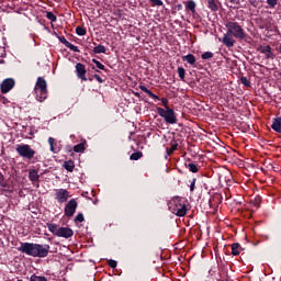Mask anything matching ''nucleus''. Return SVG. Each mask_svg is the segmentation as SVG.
I'll return each mask as SVG.
<instances>
[{
	"label": "nucleus",
	"instance_id": "nucleus-41",
	"mask_svg": "<svg viewBox=\"0 0 281 281\" xmlns=\"http://www.w3.org/2000/svg\"><path fill=\"white\" fill-rule=\"evenodd\" d=\"M108 265L111 269H115L117 267V261L110 259Z\"/></svg>",
	"mask_w": 281,
	"mask_h": 281
},
{
	"label": "nucleus",
	"instance_id": "nucleus-7",
	"mask_svg": "<svg viewBox=\"0 0 281 281\" xmlns=\"http://www.w3.org/2000/svg\"><path fill=\"white\" fill-rule=\"evenodd\" d=\"M138 87H139L140 91H143L144 93H147V95H149V98H151L153 100H160L161 103H162V105H164V108H165V111H167L168 109H170V106L168 105V99H166V98H162V99L159 98V95L153 93V91H150L149 89H147V87L144 86V85H140V86H138Z\"/></svg>",
	"mask_w": 281,
	"mask_h": 281
},
{
	"label": "nucleus",
	"instance_id": "nucleus-2",
	"mask_svg": "<svg viewBox=\"0 0 281 281\" xmlns=\"http://www.w3.org/2000/svg\"><path fill=\"white\" fill-rule=\"evenodd\" d=\"M227 33L239 41H245L247 38V33H245V29L238 22H227L226 23Z\"/></svg>",
	"mask_w": 281,
	"mask_h": 281
},
{
	"label": "nucleus",
	"instance_id": "nucleus-34",
	"mask_svg": "<svg viewBox=\"0 0 281 281\" xmlns=\"http://www.w3.org/2000/svg\"><path fill=\"white\" fill-rule=\"evenodd\" d=\"M30 281H47V279H46L45 277L32 274V276L30 277Z\"/></svg>",
	"mask_w": 281,
	"mask_h": 281
},
{
	"label": "nucleus",
	"instance_id": "nucleus-28",
	"mask_svg": "<svg viewBox=\"0 0 281 281\" xmlns=\"http://www.w3.org/2000/svg\"><path fill=\"white\" fill-rule=\"evenodd\" d=\"M46 19H48V21H50L52 23H56V21H58V18L52 11L46 12Z\"/></svg>",
	"mask_w": 281,
	"mask_h": 281
},
{
	"label": "nucleus",
	"instance_id": "nucleus-6",
	"mask_svg": "<svg viewBox=\"0 0 281 281\" xmlns=\"http://www.w3.org/2000/svg\"><path fill=\"white\" fill-rule=\"evenodd\" d=\"M49 249L50 246L47 244H35V252L33 255V258H47V256H49Z\"/></svg>",
	"mask_w": 281,
	"mask_h": 281
},
{
	"label": "nucleus",
	"instance_id": "nucleus-8",
	"mask_svg": "<svg viewBox=\"0 0 281 281\" xmlns=\"http://www.w3.org/2000/svg\"><path fill=\"white\" fill-rule=\"evenodd\" d=\"M35 249L36 244L25 241L20 244L18 251H20L21 254H25L26 256H32L34 258Z\"/></svg>",
	"mask_w": 281,
	"mask_h": 281
},
{
	"label": "nucleus",
	"instance_id": "nucleus-1",
	"mask_svg": "<svg viewBox=\"0 0 281 281\" xmlns=\"http://www.w3.org/2000/svg\"><path fill=\"white\" fill-rule=\"evenodd\" d=\"M34 93L37 102L47 100V81L43 77H38L34 87Z\"/></svg>",
	"mask_w": 281,
	"mask_h": 281
},
{
	"label": "nucleus",
	"instance_id": "nucleus-48",
	"mask_svg": "<svg viewBox=\"0 0 281 281\" xmlns=\"http://www.w3.org/2000/svg\"><path fill=\"white\" fill-rule=\"evenodd\" d=\"M177 8H178V10H182L183 5L178 4Z\"/></svg>",
	"mask_w": 281,
	"mask_h": 281
},
{
	"label": "nucleus",
	"instance_id": "nucleus-44",
	"mask_svg": "<svg viewBox=\"0 0 281 281\" xmlns=\"http://www.w3.org/2000/svg\"><path fill=\"white\" fill-rule=\"evenodd\" d=\"M225 1H227L228 3H233V5L240 4V0H225Z\"/></svg>",
	"mask_w": 281,
	"mask_h": 281
},
{
	"label": "nucleus",
	"instance_id": "nucleus-45",
	"mask_svg": "<svg viewBox=\"0 0 281 281\" xmlns=\"http://www.w3.org/2000/svg\"><path fill=\"white\" fill-rule=\"evenodd\" d=\"M3 181H5V177H4L3 173L0 171V183H3Z\"/></svg>",
	"mask_w": 281,
	"mask_h": 281
},
{
	"label": "nucleus",
	"instance_id": "nucleus-23",
	"mask_svg": "<svg viewBox=\"0 0 281 281\" xmlns=\"http://www.w3.org/2000/svg\"><path fill=\"white\" fill-rule=\"evenodd\" d=\"M47 228L50 232V234H53L54 236H58V229L60 228V227H58V225L47 224Z\"/></svg>",
	"mask_w": 281,
	"mask_h": 281
},
{
	"label": "nucleus",
	"instance_id": "nucleus-47",
	"mask_svg": "<svg viewBox=\"0 0 281 281\" xmlns=\"http://www.w3.org/2000/svg\"><path fill=\"white\" fill-rule=\"evenodd\" d=\"M92 69H94L97 74H100V70L95 69V66H92Z\"/></svg>",
	"mask_w": 281,
	"mask_h": 281
},
{
	"label": "nucleus",
	"instance_id": "nucleus-14",
	"mask_svg": "<svg viewBox=\"0 0 281 281\" xmlns=\"http://www.w3.org/2000/svg\"><path fill=\"white\" fill-rule=\"evenodd\" d=\"M71 236H74V229H71L69 227H59L58 228V233H57L58 238H71Z\"/></svg>",
	"mask_w": 281,
	"mask_h": 281
},
{
	"label": "nucleus",
	"instance_id": "nucleus-37",
	"mask_svg": "<svg viewBox=\"0 0 281 281\" xmlns=\"http://www.w3.org/2000/svg\"><path fill=\"white\" fill-rule=\"evenodd\" d=\"M240 82L241 85H244V87H251V82L249 81V79H247V77H241Z\"/></svg>",
	"mask_w": 281,
	"mask_h": 281
},
{
	"label": "nucleus",
	"instance_id": "nucleus-35",
	"mask_svg": "<svg viewBox=\"0 0 281 281\" xmlns=\"http://www.w3.org/2000/svg\"><path fill=\"white\" fill-rule=\"evenodd\" d=\"M178 75L181 80H186V69L183 67H178Z\"/></svg>",
	"mask_w": 281,
	"mask_h": 281
},
{
	"label": "nucleus",
	"instance_id": "nucleus-4",
	"mask_svg": "<svg viewBox=\"0 0 281 281\" xmlns=\"http://www.w3.org/2000/svg\"><path fill=\"white\" fill-rule=\"evenodd\" d=\"M156 112L160 117H164L165 122L167 124H177V113H175V110L171 108H167L165 110L164 108H156Z\"/></svg>",
	"mask_w": 281,
	"mask_h": 281
},
{
	"label": "nucleus",
	"instance_id": "nucleus-32",
	"mask_svg": "<svg viewBox=\"0 0 281 281\" xmlns=\"http://www.w3.org/2000/svg\"><path fill=\"white\" fill-rule=\"evenodd\" d=\"M76 34L78 36H85L87 34V29H85L82 26H77L76 27Z\"/></svg>",
	"mask_w": 281,
	"mask_h": 281
},
{
	"label": "nucleus",
	"instance_id": "nucleus-12",
	"mask_svg": "<svg viewBox=\"0 0 281 281\" xmlns=\"http://www.w3.org/2000/svg\"><path fill=\"white\" fill-rule=\"evenodd\" d=\"M14 85H15L14 79L12 78L4 79L0 86L1 93H10V91L14 89Z\"/></svg>",
	"mask_w": 281,
	"mask_h": 281
},
{
	"label": "nucleus",
	"instance_id": "nucleus-25",
	"mask_svg": "<svg viewBox=\"0 0 281 281\" xmlns=\"http://www.w3.org/2000/svg\"><path fill=\"white\" fill-rule=\"evenodd\" d=\"M93 54H106V47L102 44H99L93 48Z\"/></svg>",
	"mask_w": 281,
	"mask_h": 281
},
{
	"label": "nucleus",
	"instance_id": "nucleus-26",
	"mask_svg": "<svg viewBox=\"0 0 281 281\" xmlns=\"http://www.w3.org/2000/svg\"><path fill=\"white\" fill-rule=\"evenodd\" d=\"M142 157H144V154L142 151H136L130 156V159H131V161H139V159H142Z\"/></svg>",
	"mask_w": 281,
	"mask_h": 281
},
{
	"label": "nucleus",
	"instance_id": "nucleus-33",
	"mask_svg": "<svg viewBox=\"0 0 281 281\" xmlns=\"http://www.w3.org/2000/svg\"><path fill=\"white\" fill-rule=\"evenodd\" d=\"M202 60H210V58H214V53L205 52L201 55Z\"/></svg>",
	"mask_w": 281,
	"mask_h": 281
},
{
	"label": "nucleus",
	"instance_id": "nucleus-18",
	"mask_svg": "<svg viewBox=\"0 0 281 281\" xmlns=\"http://www.w3.org/2000/svg\"><path fill=\"white\" fill-rule=\"evenodd\" d=\"M272 131L281 134V117H274L271 124Z\"/></svg>",
	"mask_w": 281,
	"mask_h": 281
},
{
	"label": "nucleus",
	"instance_id": "nucleus-27",
	"mask_svg": "<svg viewBox=\"0 0 281 281\" xmlns=\"http://www.w3.org/2000/svg\"><path fill=\"white\" fill-rule=\"evenodd\" d=\"M55 142H56V139H55L54 137H49V138H48V144H49V146H50V151L56 154V153H58L60 149H58V148H56V146H54Z\"/></svg>",
	"mask_w": 281,
	"mask_h": 281
},
{
	"label": "nucleus",
	"instance_id": "nucleus-5",
	"mask_svg": "<svg viewBox=\"0 0 281 281\" xmlns=\"http://www.w3.org/2000/svg\"><path fill=\"white\" fill-rule=\"evenodd\" d=\"M15 150L20 157H23V159H29V161L34 159V155H36V150H34L29 144L18 145Z\"/></svg>",
	"mask_w": 281,
	"mask_h": 281
},
{
	"label": "nucleus",
	"instance_id": "nucleus-30",
	"mask_svg": "<svg viewBox=\"0 0 281 281\" xmlns=\"http://www.w3.org/2000/svg\"><path fill=\"white\" fill-rule=\"evenodd\" d=\"M190 172L196 173L199 172V166L194 162L186 165Z\"/></svg>",
	"mask_w": 281,
	"mask_h": 281
},
{
	"label": "nucleus",
	"instance_id": "nucleus-10",
	"mask_svg": "<svg viewBox=\"0 0 281 281\" xmlns=\"http://www.w3.org/2000/svg\"><path fill=\"white\" fill-rule=\"evenodd\" d=\"M71 194L67 189H56L55 190V199L58 203H67Z\"/></svg>",
	"mask_w": 281,
	"mask_h": 281
},
{
	"label": "nucleus",
	"instance_id": "nucleus-15",
	"mask_svg": "<svg viewBox=\"0 0 281 281\" xmlns=\"http://www.w3.org/2000/svg\"><path fill=\"white\" fill-rule=\"evenodd\" d=\"M222 43L223 45H225V47H234L236 41L234 40V37H232L231 33L226 32V34H224V36L222 37Z\"/></svg>",
	"mask_w": 281,
	"mask_h": 281
},
{
	"label": "nucleus",
	"instance_id": "nucleus-50",
	"mask_svg": "<svg viewBox=\"0 0 281 281\" xmlns=\"http://www.w3.org/2000/svg\"><path fill=\"white\" fill-rule=\"evenodd\" d=\"M136 95H139V93H136Z\"/></svg>",
	"mask_w": 281,
	"mask_h": 281
},
{
	"label": "nucleus",
	"instance_id": "nucleus-40",
	"mask_svg": "<svg viewBox=\"0 0 281 281\" xmlns=\"http://www.w3.org/2000/svg\"><path fill=\"white\" fill-rule=\"evenodd\" d=\"M195 188H196V178H193L190 184V192H194Z\"/></svg>",
	"mask_w": 281,
	"mask_h": 281
},
{
	"label": "nucleus",
	"instance_id": "nucleus-21",
	"mask_svg": "<svg viewBox=\"0 0 281 281\" xmlns=\"http://www.w3.org/2000/svg\"><path fill=\"white\" fill-rule=\"evenodd\" d=\"M64 168L68 172H74V168H76V164L74 162V160H67L64 162Z\"/></svg>",
	"mask_w": 281,
	"mask_h": 281
},
{
	"label": "nucleus",
	"instance_id": "nucleus-42",
	"mask_svg": "<svg viewBox=\"0 0 281 281\" xmlns=\"http://www.w3.org/2000/svg\"><path fill=\"white\" fill-rule=\"evenodd\" d=\"M267 3L270 8H276V5H278V0H267Z\"/></svg>",
	"mask_w": 281,
	"mask_h": 281
},
{
	"label": "nucleus",
	"instance_id": "nucleus-24",
	"mask_svg": "<svg viewBox=\"0 0 281 281\" xmlns=\"http://www.w3.org/2000/svg\"><path fill=\"white\" fill-rule=\"evenodd\" d=\"M207 3L209 10H211L212 12H218V5L216 4L215 0H207Z\"/></svg>",
	"mask_w": 281,
	"mask_h": 281
},
{
	"label": "nucleus",
	"instance_id": "nucleus-16",
	"mask_svg": "<svg viewBox=\"0 0 281 281\" xmlns=\"http://www.w3.org/2000/svg\"><path fill=\"white\" fill-rule=\"evenodd\" d=\"M258 52H260V54H266L267 58H273V53L271 52V46H269V45L259 46Z\"/></svg>",
	"mask_w": 281,
	"mask_h": 281
},
{
	"label": "nucleus",
	"instance_id": "nucleus-13",
	"mask_svg": "<svg viewBox=\"0 0 281 281\" xmlns=\"http://www.w3.org/2000/svg\"><path fill=\"white\" fill-rule=\"evenodd\" d=\"M58 41H59V43L65 45V47H68V49H70L71 52H75L76 54H80V48H78V46L71 44L69 41H67V38L65 36H58Z\"/></svg>",
	"mask_w": 281,
	"mask_h": 281
},
{
	"label": "nucleus",
	"instance_id": "nucleus-38",
	"mask_svg": "<svg viewBox=\"0 0 281 281\" xmlns=\"http://www.w3.org/2000/svg\"><path fill=\"white\" fill-rule=\"evenodd\" d=\"M177 148H179V144H173L171 145V148L167 149L168 155H172V153H175V150H177Z\"/></svg>",
	"mask_w": 281,
	"mask_h": 281
},
{
	"label": "nucleus",
	"instance_id": "nucleus-49",
	"mask_svg": "<svg viewBox=\"0 0 281 281\" xmlns=\"http://www.w3.org/2000/svg\"><path fill=\"white\" fill-rule=\"evenodd\" d=\"M87 80H89V82H93V77L87 78Z\"/></svg>",
	"mask_w": 281,
	"mask_h": 281
},
{
	"label": "nucleus",
	"instance_id": "nucleus-29",
	"mask_svg": "<svg viewBox=\"0 0 281 281\" xmlns=\"http://www.w3.org/2000/svg\"><path fill=\"white\" fill-rule=\"evenodd\" d=\"M92 63L95 64V67L101 71H109V69H106L104 64L100 63L98 59H92Z\"/></svg>",
	"mask_w": 281,
	"mask_h": 281
},
{
	"label": "nucleus",
	"instance_id": "nucleus-3",
	"mask_svg": "<svg viewBox=\"0 0 281 281\" xmlns=\"http://www.w3.org/2000/svg\"><path fill=\"white\" fill-rule=\"evenodd\" d=\"M170 206L172 214H176V216L183 217L188 214V205L186 204V198L177 196L172 200V203Z\"/></svg>",
	"mask_w": 281,
	"mask_h": 281
},
{
	"label": "nucleus",
	"instance_id": "nucleus-31",
	"mask_svg": "<svg viewBox=\"0 0 281 281\" xmlns=\"http://www.w3.org/2000/svg\"><path fill=\"white\" fill-rule=\"evenodd\" d=\"M74 151L75 153H85V144L79 143V144L75 145L74 146Z\"/></svg>",
	"mask_w": 281,
	"mask_h": 281
},
{
	"label": "nucleus",
	"instance_id": "nucleus-9",
	"mask_svg": "<svg viewBox=\"0 0 281 281\" xmlns=\"http://www.w3.org/2000/svg\"><path fill=\"white\" fill-rule=\"evenodd\" d=\"M76 210H78V201H76V199H71L66 204V206L64 209V214L68 218H71V216H74V214H76Z\"/></svg>",
	"mask_w": 281,
	"mask_h": 281
},
{
	"label": "nucleus",
	"instance_id": "nucleus-46",
	"mask_svg": "<svg viewBox=\"0 0 281 281\" xmlns=\"http://www.w3.org/2000/svg\"><path fill=\"white\" fill-rule=\"evenodd\" d=\"M0 187L1 188H8V182H5V180L0 182Z\"/></svg>",
	"mask_w": 281,
	"mask_h": 281
},
{
	"label": "nucleus",
	"instance_id": "nucleus-36",
	"mask_svg": "<svg viewBox=\"0 0 281 281\" xmlns=\"http://www.w3.org/2000/svg\"><path fill=\"white\" fill-rule=\"evenodd\" d=\"M75 223H85V215L82 213H78L75 217Z\"/></svg>",
	"mask_w": 281,
	"mask_h": 281
},
{
	"label": "nucleus",
	"instance_id": "nucleus-17",
	"mask_svg": "<svg viewBox=\"0 0 281 281\" xmlns=\"http://www.w3.org/2000/svg\"><path fill=\"white\" fill-rule=\"evenodd\" d=\"M182 60L183 63H188L189 65H191V67H194V65H196V57L192 54L182 56Z\"/></svg>",
	"mask_w": 281,
	"mask_h": 281
},
{
	"label": "nucleus",
	"instance_id": "nucleus-20",
	"mask_svg": "<svg viewBox=\"0 0 281 281\" xmlns=\"http://www.w3.org/2000/svg\"><path fill=\"white\" fill-rule=\"evenodd\" d=\"M240 251H243V247L238 243H234L232 245V256H240Z\"/></svg>",
	"mask_w": 281,
	"mask_h": 281
},
{
	"label": "nucleus",
	"instance_id": "nucleus-19",
	"mask_svg": "<svg viewBox=\"0 0 281 281\" xmlns=\"http://www.w3.org/2000/svg\"><path fill=\"white\" fill-rule=\"evenodd\" d=\"M186 5V10H190V12H192L194 14V12H196V2H194V0H189L187 2H184Z\"/></svg>",
	"mask_w": 281,
	"mask_h": 281
},
{
	"label": "nucleus",
	"instance_id": "nucleus-43",
	"mask_svg": "<svg viewBox=\"0 0 281 281\" xmlns=\"http://www.w3.org/2000/svg\"><path fill=\"white\" fill-rule=\"evenodd\" d=\"M150 3H153V5H158V7H161L164 5V1L161 0H149Z\"/></svg>",
	"mask_w": 281,
	"mask_h": 281
},
{
	"label": "nucleus",
	"instance_id": "nucleus-39",
	"mask_svg": "<svg viewBox=\"0 0 281 281\" xmlns=\"http://www.w3.org/2000/svg\"><path fill=\"white\" fill-rule=\"evenodd\" d=\"M92 78H94V80H97L100 85H103L104 82V79H102V77H100L98 74H94Z\"/></svg>",
	"mask_w": 281,
	"mask_h": 281
},
{
	"label": "nucleus",
	"instance_id": "nucleus-11",
	"mask_svg": "<svg viewBox=\"0 0 281 281\" xmlns=\"http://www.w3.org/2000/svg\"><path fill=\"white\" fill-rule=\"evenodd\" d=\"M75 69L77 78L81 82H87V67L82 63H77Z\"/></svg>",
	"mask_w": 281,
	"mask_h": 281
},
{
	"label": "nucleus",
	"instance_id": "nucleus-22",
	"mask_svg": "<svg viewBox=\"0 0 281 281\" xmlns=\"http://www.w3.org/2000/svg\"><path fill=\"white\" fill-rule=\"evenodd\" d=\"M29 179L30 181H38V179H41V176H38V171L36 169H33L29 172Z\"/></svg>",
	"mask_w": 281,
	"mask_h": 281
}]
</instances>
